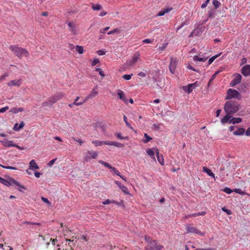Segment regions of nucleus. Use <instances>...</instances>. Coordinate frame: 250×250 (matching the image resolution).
Instances as JSON below:
<instances>
[{"label": "nucleus", "mask_w": 250, "mask_h": 250, "mask_svg": "<svg viewBox=\"0 0 250 250\" xmlns=\"http://www.w3.org/2000/svg\"><path fill=\"white\" fill-rule=\"evenodd\" d=\"M224 110L226 114L235 113L239 110V104L235 101H227L225 104Z\"/></svg>", "instance_id": "f257e3e1"}, {"label": "nucleus", "mask_w": 250, "mask_h": 250, "mask_svg": "<svg viewBox=\"0 0 250 250\" xmlns=\"http://www.w3.org/2000/svg\"><path fill=\"white\" fill-rule=\"evenodd\" d=\"M9 48L20 59L22 58L23 57H27L29 56V54L28 51L22 47L13 45H11Z\"/></svg>", "instance_id": "f03ea898"}, {"label": "nucleus", "mask_w": 250, "mask_h": 250, "mask_svg": "<svg viewBox=\"0 0 250 250\" xmlns=\"http://www.w3.org/2000/svg\"><path fill=\"white\" fill-rule=\"evenodd\" d=\"M0 183L7 187H10L12 184H14L21 188L26 189V188L24 186L21 185L19 182L17 181L13 178H10L9 181H8L7 180L4 179V178L0 177Z\"/></svg>", "instance_id": "7ed1b4c3"}, {"label": "nucleus", "mask_w": 250, "mask_h": 250, "mask_svg": "<svg viewBox=\"0 0 250 250\" xmlns=\"http://www.w3.org/2000/svg\"><path fill=\"white\" fill-rule=\"evenodd\" d=\"M163 246L160 245L157 241L153 240L147 244L145 248V250H161Z\"/></svg>", "instance_id": "20e7f679"}, {"label": "nucleus", "mask_w": 250, "mask_h": 250, "mask_svg": "<svg viewBox=\"0 0 250 250\" xmlns=\"http://www.w3.org/2000/svg\"><path fill=\"white\" fill-rule=\"evenodd\" d=\"M227 94L226 99H231L232 98H236L240 99L239 97H241V95L238 91L230 88L228 90Z\"/></svg>", "instance_id": "39448f33"}, {"label": "nucleus", "mask_w": 250, "mask_h": 250, "mask_svg": "<svg viewBox=\"0 0 250 250\" xmlns=\"http://www.w3.org/2000/svg\"><path fill=\"white\" fill-rule=\"evenodd\" d=\"M187 233H194L200 236H203L204 233L198 230L196 227H192L190 225H187L186 227Z\"/></svg>", "instance_id": "423d86ee"}, {"label": "nucleus", "mask_w": 250, "mask_h": 250, "mask_svg": "<svg viewBox=\"0 0 250 250\" xmlns=\"http://www.w3.org/2000/svg\"><path fill=\"white\" fill-rule=\"evenodd\" d=\"M178 64V60L176 58H170L169 65V69L172 74H174Z\"/></svg>", "instance_id": "0eeeda50"}, {"label": "nucleus", "mask_w": 250, "mask_h": 250, "mask_svg": "<svg viewBox=\"0 0 250 250\" xmlns=\"http://www.w3.org/2000/svg\"><path fill=\"white\" fill-rule=\"evenodd\" d=\"M98 155V153L96 151H88L84 158L85 162H88L91 159H95Z\"/></svg>", "instance_id": "6e6552de"}, {"label": "nucleus", "mask_w": 250, "mask_h": 250, "mask_svg": "<svg viewBox=\"0 0 250 250\" xmlns=\"http://www.w3.org/2000/svg\"><path fill=\"white\" fill-rule=\"evenodd\" d=\"M140 59V54L138 52H136L132 56L131 60L127 62V64L129 66H133Z\"/></svg>", "instance_id": "1a4fd4ad"}, {"label": "nucleus", "mask_w": 250, "mask_h": 250, "mask_svg": "<svg viewBox=\"0 0 250 250\" xmlns=\"http://www.w3.org/2000/svg\"><path fill=\"white\" fill-rule=\"evenodd\" d=\"M241 79L242 76L239 74H236L234 75V78L230 83V85L231 86H234L239 84L241 82Z\"/></svg>", "instance_id": "9d476101"}, {"label": "nucleus", "mask_w": 250, "mask_h": 250, "mask_svg": "<svg viewBox=\"0 0 250 250\" xmlns=\"http://www.w3.org/2000/svg\"><path fill=\"white\" fill-rule=\"evenodd\" d=\"M196 86V83H190L187 86H183L182 88L186 93L189 94Z\"/></svg>", "instance_id": "9b49d317"}, {"label": "nucleus", "mask_w": 250, "mask_h": 250, "mask_svg": "<svg viewBox=\"0 0 250 250\" xmlns=\"http://www.w3.org/2000/svg\"><path fill=\"white\" fill-rule=\"evenodd\" d=\"M241 73L245 76L250 75V65L247 64L241 68Z\"/></svg>", "instance_id": "f8f14e48"}, {"label": "nucleus", "mask_w": 250, "mask_h": 250, "mask_svg": "<svg viewBox=\"0 0 250 250\" xmlns=\"http://www.w3.org/2000/svg\"><path fill=\"white\" fill-rule=\"evenodd\" d=\"M97 86H96V87L92 89V90L90 92L89 94H88V96L86 97L85 101L90 99H93L98 95V92L97 90H96V88H97Z\"/></svg>", "instance_id": "ddd939ff"}, {"label": "nucleus", "mask_w": 250, "mask_h": 250, "mask_svg": "<svg viewBox=\"0 0 250 250\" xmlns=\"http://www.w3.org/2000/svg\"><path fill=\"white\" fill-rule=\"evenodd\" d=\"M27 225L29 226V227H27V229H29V228H32V227L31 226L32 225H37V226H40L42 224L40 223H36V222L24 221L21 223V224L20 225L22 226V225Z\"/></svg>", "instance_id": "4468645a"}, {"label": "nucleus", "mask_w": 250, "mask_h": 250, "mask_svg": "<svg viewBox=\"0 0 250 250\" xmlns=\"http://www.w3.org/2000/svg\"><path fill=\"white\" fill-rule=\"evenodd\" d=\"M154 149H155V152H156V156H157V160H158L159 163L161 165H163L164 164V159H163V155H160L159 154V150H158V148L155 147Z\"/></svg>", "instance_id": "2eb2a0df"}, {"label": "nucleus", "mask_w": 250, "mask_h": 250, "mask_svg": "<svg viewBox=\"0 0 250 250\" xmlns=\"http://www.w3.org/2000/svg\"><path fill=\"white\" fill-rule=\"evenodd\" d=\"M118 95L121 100H122L125 104H127V99L125 96V95L123 91L121 90H119L118 92Z\"/></svg>", "instance_id": "dca6fc26"}, {"label": "nucleus", "mask_w": 250, "mask_h": 250, "mask_svg": "<svg viewBox=\"0 0 250 250\" xmlns=\"http://www.w3.org/2000/svg\"><path fill=\"white\" fill-rule=\"evenodd\" d=\"M92 143L96 146H102L103 145H109V142L108 141H93Z\"/></svg>", "instance_id": "f3484780"}, {"label": "nucleus", "mask_w": 250, "mask_h": 250, "mask_svg": "<svg viewBox=\"0 0 250 250\" xmlns=\"http://www.w3.org/2000/svg\"><path fill=\"white\" fill-rule=\"evenodd\" d=\"M203 171L206 172L208 176L212 177L215 180V175L212 173L210 169L206 167H203Z\"/></svg>", "instance_id": "a211bd4d"}, {"label": "nucleus", "mask_w": 250, "mask_h": 250, "mask_svg": "<svg viewBox=\"0 0 250 250\" xmlns=\"http://www.w3.org/2000/svg\"><path fill=\"white\" fill-rule=\"evenodd\" d=\"M24 125L25 124L23 121L21 122L19 125L18 123H16L14 126L13 129L15 131H19L20 129H22L24 126Z\"/></svg>", "instance_id": "6ab92c4d"}, {"label": "nucleus", "mask_w": 250, "mask_h": 250, "mask_svg": "<svg viewBox=\"0 0 250 250\" xmlns=\"http://www.w3.org/2000/svg\"><path fill=\"white\" fill-rule=\"evenodd\" d=\"M230 114H227L224 117L223 119H221V122L222 124H225L227 122L229 123V121L231 119V116Z\"/></svg>", "instance_id": "aec40b11"}, {"label": "nucleus", "mask_w": 250, "mask_h": 250, "mask_svg": "<svg viewBox=\"0 0 250 250\" xmlns=\"http://www.w3.org/2000/svg\"><path fill=\"white\" fill-rule=\"evenodd\" d=\"M206 213L205 211H202V212H198V213H192V214L188 215L186 216V218H188L192 217H197V216H200V215L203 216V215H205Z\"/></svg>", "instance_id": "412c9836"}, {"label": "nucleus", "mask_w": 250, "mask_h": 250, "mask_svg": "<svg viewBox=\"0 0 250 250\" xmlns=\"http://www.w3.org/2000/svg\"><path fill=\"white\" fill-rule=\"evenodd\" d=\"M21 84L20 81L12 80L8 83L7 85L9 86H19Z\"/></svg>", "instance_id": "4be33fe9"}, {"label": "nucleus", "mask_w": 250, "mask_h": 250, "mask_svg": "<svg viewBox=\"0 0 250 250\" xmlns=\"http://www.w3.org/2000/svg\"><path fill=\"white\" fill-rule=\"evenodd\" d=\"M2 145L5 147H12L15 146V144L13 143L12 141H1Z\"/></svg>", "instance_id": "5701e85b"}, {"label": "nucleus", "mask_w": 250, "mask_h": 250, "mask_svg": "<svg viewBox=\"0 0 250 250\" xmlns=\"http://www.w3.org/2000/svg\"><path fill=\"white\" fill-rule=\"evenodd\" d=\"M242 121V119L240 118H232L229 121V124H235L240 123Z\"/></svg>", "instance_id": "b1692460"}, {"label": "nucleus", "mask_w": 250, "mask_h": 250, "mask_svg": "<svg viewBox=\"0 0 250 250\" xmlns=\"http://www.w3.org/2000/svg\"><path fill=\"white\" fill-rule=\"evenodd\" d=\"M30 168L32 169H37L39 168L38 166L37 165V164L36 163V162L35 161V160H32L30 162Z\"/></svg>", "instance_id": "393cba45"}, {"label": "nucleus", "mask_w": 250, "mask_h": 250, "mask_svg": "<svg viewBox=\"0 0 250 250\" xmlns=\"http://www.w3.org/2000/svg\"><path fill=\"white\" fill-rule=\"evenodd\" d=\"M172 8H166L159 11L157 14L158 16H164L166 13H167L171 11Z\"/></svg>", "instance_id": "a878e982"}, {"label": "nucleus", "mask_w": 250, "mask_h": 250, "mask_svg": "<svg viewBox=\"0 0 250 250\" xmlns=\"http://www.w3.org/2000/svg\"><path fill=\"white\" fill-rule=\"evenodd\" d=\"M114 136L116 137L117 139L119 140H128V137L125 136L124 137L122 135V134L121 133L118 132L114 134Z\"/></svg>", "instance_id": "bb28decb"}, {"label": "nucleus", "mask_w": 250, "mask_h": 250, "mask_svg": "<svg viewBox=\"0 0 250 250\" xmlns=\"http://www.w3.org/2000/svg\"><path fill=\"white\" fill-rule=\"evenodd\" d=\"M245 129L243 128H239L233 132L234 135H241L245 133Z\"/></svg>", "instance_id": "cd10ccee"}, {"label": "nucleus", "mask_w": 250, "mask_h": 250, "mask_svg": "<svg viewBox=\"0 0 250 250\" xmlns=\"http://www.w3.org/2000/svg\"><path fill=\"white\" fill-rule=\"evenodd\" d=\"M114 203L116 204L118 206H121L123 208L125 207L124 201L122 200H120L119 202H116L114 200H110V204Z\"/></svg>", "instance_id": "c85d7f7f"}, {"label": "nucleus", "mask_w": 250, "mask_h": 250, "mask_svg": "<svg viewBox=\"0 0 250 250\" xmlns=\"http://www.w3.org/2000/svg\"><path fill=\"white\" fill-rule=\"evenodd\" d=\"M24 111V108L23 107H19V108H16V107H13L11 109L10 112L14 113H17L19 112H22Z\"/></svg>", "instance_id": "c756f323"}, {"label": "nucleus", "mask_w": 250, "mask_h": 250, "mask_svg": "<svg viewBox=\"0 0 250 250\" xmlns=\"http://www.w3.org/2000/svg\"><path fill=\"white\" fill-rule=\"evenodd\" d=\"M110 146H113L117 147H123L125 146L123 144L117 142H110Z\"/></svg>", "instance_id": "7c9ffc66"}, {"label": "nucleus", "mask_w": 250, "mask_h": 250, "mask_svg": "<svg viewBox=\"0 0 250 250\" xmlns=\"http://www.w3.org/2000/svg\"><path fill=\"white\" fill-rule=\"evenodd\" d=\"M193 59L194 61L205 62L207 60V58H201L198 56H194Z\"/></svg>", "instance_id": "2f4dec72"}, {"label": "nucleus", "mask_w": 250, "mask_h": 250, "mask_svg": "<svg viewBox=\"0 0 250 250\" xmlns=\"http://www.w3.org/2000/svg\"><path fill=\"white\" fill-rule=\"evenodd\" d=\"M147 154L150 156L151 158H154V151L152 149H147L146 151Z\"/></svg>", "instance_id": "473e14b6"}, {"label": "nucleus", "mask_w": 250, "mask_h": 250, "mask_svg": "<svg viewBox=\"0 0 250 250\" xmlns=\"http://www.w3.org/2000/svg\"><path fill=\"white\" fill-rule=\"evenodd\" d=\"M76 51L79 54H82L83 52V48L82 46L76 45L75 46Z\"/></svg>", "instance_id": "72a5a7b5"}, {"label": "nucleus", "mask_w": 250, "mask_h": 250, "mask_svg": "<svg viewBox=\"0 0 250 250\" xmlns=\"http://www.w3.org/2000/svg\"><path fill=\"white\" fill-rule=\"evenodd\" d=\"M144 137L145 139L143 140V142L146 144L149 141L152 139V138L149 136L146 133H145Z\"/></svg>", "instance_id": "f704fd0d"}, {"label": "nucleus", "mask_w": 250, "mask_h": 250, "mask_svg": "<svg viewBox=\"0 0 250 250\" xmlns=\"http://www.w3.org/2000/svg\"><path fill=\"white\" fill-rule=\"evenodd\" d=\"M92 8L94 11L100 10L101 9V6L100 4H94L93 3H92Z\"/></svg>", "instance_id": "c9c22d12"}, {"label": "nucleus", "mask_w": 250, "mask_h": 250, "mask_svg": "<svg viewBox=\"0 0 250 250\" xmlns=\"http://www.w3.org/2000/svg\"><path fill=\"white\" fill-rule=\"evenodd\" d=\"M212 4L214 7L215 9H217L220 6V3L217 0H213L212 1Z\"/></svg>", "instance_id": "e433bc0d"}, {"label": "nucleus", "mask_w": 250, "mask_h": 250, "mask_svg": "<svg viewBox=\"0 0 250 250\" xmlns=\"http://www.w3.org/2000/svg\"><path fill=\"white\" fill-rule=\"evenodd\" d=\"M0 166L3 168L8 169H12V170H17L18 168L14 167L12 166H5L0 164Z\"/></svg>", "instance_id": "4c0bfd02"}, {"label": "nucleus", "mask_w": 250, "mask_h": 250, "mask_svg": "<svg viewBox=\"0 0 250 250\" xmlns=\"http://www.w3.org/2000/svg\"><path fill=\"white\" fill-rule=\"evenodd\" d=\"M125 194L129 195L130 193L128 191V188L125 186L124 187H122V188L120 189Z\"/></svg>", "instance_id": "58836bf2"}, {"label": "nucleus", "mask_w": 250, "mask_h": 250, "mask_svg": "<svg viewBox=\"0 0 250 250\" xmlns=\"http://www.w3.org/2000/svg\"><path fill=\"white\" fill-rule=\"evenodd\" d=\"M220 54H221V53H219L218 54H217V55L212 57L211 58H210L208 62V64H210L216 58H217L218 57H219L220 55Z\"/></svg>", "instance_id": "ea45409f"}, {"label": "nucleus", "mask_w": 250, "mask_h": 250, "mask_svg": "<svg viewBox=\"0 0 250 250\" xmlns=\"http://www.w3.org/2000/svg\"><path fill=\"white\" fill-rule=\"evenodd\" d=\"M234 191L236 192V193L239 194L240 195H243L245 194H247L244 191H243L240 188H235L234 190Z\"/></svg>", "instance_id": "a19ab883"}, {"label": "nucleus", "mask_w": 250, "mask_h": 250, "mask_svg": "<svg viewBox=\"0 0 250 250\" xmlns=\"http://www.w3.org/2000/svg\"><path fill=\"white\" fill-rule=\"evenodd\" d=\"M52 105L49 100L47 101L44 102L42 103V106L43 107L51 106Z\"/></svg>", "instance_id": "79ce46f5"}, {"label": "nucleus", "mask_w": 250, "mask_h": 250, "mask_svg": "<svg viewBox=\"0 0 250 250\" xmlns=\"http://www.w3.org/2000/svg\"><path fill=\"white\" fill-rule=\"evenodd\" d=\"M49 100L52 104L55 103L58 101L57 97H56L55 96L50 97Z\"/></svg>", "instance_id": "37998d69"}, {"label": "nucleus", "mask_w": 250, "mask_h": 250, "mask_svg": "<svg viewBox=\"0 0 250 250\" xmlns=\"http://www.w3.org/2000/svg\"><path fill=\"white\" fill-rule=\"evenodd\" d=\"M79 99V97H77L74 100L73 104H75L76 105H82L84 103V101L81 102H78Z\"/></svg>", "instance_id": "c03bdc74"}, {"label": "nucleus", "mask_w": 250, "mask_h": 250, "mask_svg": "<svg viewBox=\"0 0 250 250\" xmlns=\"http://www.w3.org/2000/svg\"><path fill=\"white\" fill-rule=\"evenodd\" d=\"M68 25L69 27L70 28V30L72 32H73L74 31L75 28L74 24L72 22H69L68 23Z\"/></svg>", "instance_id": "a18cd8bd"}, {"label": "nucleus", "mask_w": 250, "mask_h": 250, "mask_svg": "<svg viewBox=\"0 0 250 250\" xmlns=\"http://www.w3.org/2000/svg\"><path fill=\"white\" fill-rule=\"evenodd\" d=\"M124 121H125L126 126L131 129H133L130 124L128 122L127 117L125 115H124Z\"/></svg>", "instance_id": "49530a36"}, {"label": "nucleus", "mask_w": 250, "mask_h": 250, "mask_svg": "<svg viewBox=\"0 0 250 250\" xmlns=\"http://www.w3.org/2000/svg\"><path fill=\"white\" fill-rule=\"evenodd\" d=\"M167 45V43H164L163 44L162 46H159V47L158 48L159 51H160V52H162V51H163L166 49Z\"/></svg>", "instance_id": "de8ad7c7"}, {"label": "nucleus", "mask_w": 250, "mask_h": 250, "mask_svg": "<svg viewBox=\"0 0 250 250\" xmlns=\"http://www.w3.org/2000/svg\"><path fill=\"white\" fill-rule=\"evenodd\" d=\"M8 76V74L7 73H4L0 77V82L1 83L2 81L5 80L6 78Z\"/></svg>", "instance_id": "09e8293b"}, {"label": "nucleus", "mask_w": 250, "mask_h": 250, "mask_svg": "<svg viewBox=\"0 0 250 250\" xmlns=\"http://www.w3.org/2000/svg\"><path fill=\"white\" fill-rule=\"evenodd\" d=\"M57 158H56L55 159H52V160H51L48 164H47V166L49 167H51L54 164V163L56 161Z\"/></svg>", "instance_id": "8fccbe9b"}, {"label": "nucleus", "mask_w": 250, "mask_h": 250, "mask_svg": "<svg viewBox=\"0 0 250 250\" xmlns=\"http://www.w3.org/2000/svg\"><path fill=\"white\" fill-rule=\"evenodd\" d=\"M99 63H100V60L98 59H94L91 62V65L93 66Z\"/></svg>", "instance_id": "3c124183"}, {"label": "nucleus", "mask_w": 250, "mask_h": 250, "mask_svg": "<svg viewBox=\"0 0 250 250\" xmlns=\"http://www.w3.org/2000/svg\"><path fill=\"white\" fill-rule=\"evenodd\" d=\"M110 169H112V170L116 175L119 176H120V172L118 170H117L115 167H113L111 166H110Z\"/></svg>", "instance_id": "603ef678"}, {"label": "nucleus", "mask_w": 250, "mask_h": 250, "mask_svg": "<svg viewBox=\"0 0 250 250\" xmlns=\"http://www.w3.org/2000/svg\"><path fill=\"white\" fill-rule=\"evenodd\" d=\"M145 240L147 242V244L149 243V242L153 241V240H151L150 236L148 235H145Z\"/></svg>", "instance_id": "864d4df0"}, {"label": "nucleus", "mask_w": 250, "mask_h": 250, "mask_svg": "<svg viewBox=\"0 0 250 250\" xmlns=\"http://www.w3.org/2000/svg\"><path fill=\"white\" fill-rule=\"evenodd\" d=\"M56 97H57L58 100L61 99L63 97V94L62 93H56L55 95Z\"/></svg>", "instance_id": "5fc2aeb1"}, {"label": "nucleus", "mask_w": 250, "mask_h": 250, "mask_svg": "<svg viewBox=\"0 0 250 250\" xmlns=\"http://www.w3.org/2000/svg\"><path fill=\"white\" fill-rule=\"evenodd\" d=\"M224 191H225L226 193L230 194L232 192V190L229 188L226 187L224 188Z\"/></svg>", "instance_id": "6e6d98bb"}, {"label": "nucleus", "mask_w": 250, "mask_h": 250, "mask_svg": "<svg viewBox=\"0 0 250 250\" xmlns=\"http://www.w3.org/2000/svg\"><path fill=\"white\" fill-rule=\"evenodd\" d=\"M132 75V74H131V75H124L123 76V78L126 80H129L131 78V76Z\"/></svg>", "instance_id": "4d7b16f0"}, {"label": "nucleus", "mask_w": 250, "mask_h": 250, "mask_svg": "<svg viewBox=\"0 0 250 250\" xmlns=\"http://www.w3.org/2000/svg\"><path fill=\"white\" fill-rule=\"evenodd\" d=\"M209 1H210V0H206L205 1V2L202 4L201 8H206Z\"/></svg>", "instance_id": "13d9d810"}, {"label": "nucleus", "mask_w": 250, "mask_h": 250, "mask_svg": "<svg viewBox=\"0 0 250 250\" xmlns=\"http://www.w3.org/2000/svg\"><path fill=\"white\" fill-rule=\"evenodd\" d=\"M218 72H216L214 74H213V75L211 76V78H210V80H209V82H208V84H209L211 83V82H212V81H213V80L215 78L216 76V74H218Z\"/></svg>", "instance_id": "bf43d9fd"}, {"label": "nucleus", "mask_w": 250, "mask_h": 250, "mask_svg": "<svg viewBox=\"0 0 250 250\" xmlns=\"http://www.w3.org/2000/svg\"><path fill=\"white\" fill-rule=\"evenodd\" d=\"M8 109H9V107L8 106L3 107L0 109V113H4Z\"/></svg>", "instance_id": "052dcab7"}, {"label": "nucleus", "mask_w": 250, "mask_h": 250, "mask_svg": "<svg viewBox=\"0 0 250 250\" xmlns=\"http://www.w3.org/2000/svg\"><path fill=\"white\" fill-rule=\"evenodd\" d=\"M143 42L145 43H151L152 42V41L149 39H146L143 41Z\"/></svg>", "instance_id": "680f3d73"}, {"label": "nucleus", "mask_w": 250, "mask_h": 250, "mask_svg": "<svg viewBox=\"0 0 250 250\" xmlns=\"http://www.w3.org/2000/svg\"><path fill=\"white\" fill-rule=\"evenodd\" d=\"M222 210L224 211V212H226L229 215L231 214V211L230 210L227 209L226 208H225V207L223 208H222Z\"/></svg>", "instance_id": "e2e57ef3"}, {"label": "nucleus", "mask_w": 250, "mask_h": 250, "mask_svg": "<svg viewBox=\"0 0 250 250\" xmlns=\"http://www.w3.org/2000/svg\"><path fill=\"white\" fill-rule=\"evenodd\" d=\"M96 53L99 55H104L105 54V52L103 50H99L97 51L96 52Z\"/></svg>", "instance_id": "0e129e2a"}, {"label": "nucleus", "mask_w": 250, "mask_h": 250, "mask_svg": "<svg viewBox=\"0 0 250 250\" xmlns=\"http://www.w3.org/2000/svg\"><path fill=\"white\" fill-rule=\"evenodd\" d=\"M99 162L103 165H104L105 167L108 168H109V164L108 163L104 162L103 161H100Z\"/></svg>", "instance_id": "69168bd1"}, {"label": "nucleus", "mask_w": 250, "mask_h": 250, "mask_svg": "<svg viewBox=\"0 0 250 250\" xmlns=\"http://www.w3.org/2000/svg\"><path fill=\"white\" fill-rule=\"evenodd\" d=\"M208 17L211 18H213L214 17V12L213 11L210 10L209 11Z\"/></svg>", "instance_id": "338daca9"}, {"label": "nucleus", "mask_w": 250, "mask_h": 250, "mask_svg": "<svg viewBox=\"0 0 250 250\" xmlns=\"http://www.w3.org/2000/svg\"><path fill=\"white\" fill-rule=\"evenodd\" d=\"M245 134L247 136H250V126L247 129L245 132Z\"/></svg>", "instance_id": "774afa93"}]
</instances>
